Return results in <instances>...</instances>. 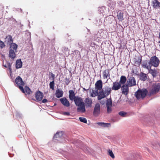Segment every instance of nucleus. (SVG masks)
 <instances>
[{
  "instance_id": "nucleus-1",
  "label": "nucleus",
  "mask_w": 160,
  "mask_h": 160,
  "mask_svg": "<svg viewBox=\"0 0 160 160\" xmlns=\"http://www.w3.org/2000/svg\"><path fill=\"white\" fill-rule=\"evenodd\" d=\"M76 105L78 106L77 111L78 112H84L86 110L85 105L83 99L80 97H77L74 100Z\"/></svg>"
},
{
  "instance_id": "nucleus-2",
  "label": "nucleus",
  "mask_w": 160,
  "mask_h": 160,
  "mask_svg": "<svg viewBox=\"0 0 160 160\" xmlns=\"http://www.w3.org/2000/svg\"><path fill=\"white\" fill-rule=\"evenodd\" d=\"M111 88L108 86H106L99 92L98 100H100L108 96L111 93Z\"/></svg>"
},
{
  "instance_id": "nucleus-3",
  "label": "nucleus",
  "mask_w": 160,
  "mask_h": 160,
  "mask_svg": "<svg viewBox=\"0 0 160 160\" xmlns=\"http://www.w3.org/2000/svg\"><path fill=\"white\" fill-rule=\"evenodd\" d=\"M148 91L145 88L139 89L135 93V95L138 99H143L148 94Z\"/></svg>"
},
{
  "instance_id": "nucleus-4",
  "label": "nucleus",
  "mask_w": 160,
  "mask_h": 160,
  "mask_svg": "<svg viewBox=\"0 0 160 160\" xmlns=\"http://www.w3.org/2000/svg\"><path fill=\"white\" fill-rule=\"evenodd\" d=\"M160 89V84L159 83L153 84L150 88L148 93L149 96L154 95L157 93Z\"/></svg>"
},
{
  "instance_id": "nucleus-5",
  "label": "nucleus",
  "mask_w": 160,
  "mask_h": 160,
  "mask_svg": "<svg viewBox=\"0 0 160 160\" xmlns=\"http://www.w3.org/2000/svg\"><path fill=\"white\" fill-rule=\"evenodd\" d=\"M17 45L15 43L11 44L10 46L9 57L12 59L16 57L15 52L17 51Z\"/></svg>"
},
{
  "instance_id": "nucleus-6",
  "label": "nucleus",
  "mask_w": 160,
  "mask_h": 160,
  "mask_svg": "<svg viewBox=\"0 0 160 160\" xmlns=\"http://www.w3.org/2000/svg\"><path fill=\"white\" fill-rule=\"evenodd\" d=\"M15 82L17 84V86L19 88L22 92H25L23 88L24 83L20 77L18 76L15 79Z\"/></svg>"
},
{
  "instance_id": "nucleus-7",
  "label": "nucleus",
  "mask_w": 160,
  "mask_h": 160,
  "mask_svg": "<svg viewBox=\"0 0 160 160\" xmlns=\"http://www.w3.org/2000/svg\"><path fill=\"white\" fill-rule=\"evenodd\" d=\"M106 104L107 113H111L112 111V100L111 98L107 100Z\"/></svg>"
},
{
  "instance_id": "nucleus-8",
  "label": "nucleus",
  "mask_w": 160,
  "mask_h": 160,
  "mask_svg": "<svg viewBox=\"0 0 160 160\" xmlns=\"http://www.w3.org/2000/svg\"><path fill=\"white\" fill-rule=\"evenodd\" d=\"M150 61V62L152 66H153L154 67H157L159 65V59L156 56H153L151 57Z\"/></svg>"
},
{
  "instance_id": "nucleus-9",
  "label": "nucleus",
  "mask_w": 160,
  "mask_h": 160,
  "mask_svg": "<svg viewBox=\"0 0 160 160\" xmlns=\"http://www.w3.org/2000/svg\"><path fill=\"white\" fill-rule=\"evenodd\" d=\"M127 84L129 87H132L136 85V82L135 78L133 77H130L127 81Z\"/></svg>"
},
{
  "instance_id": "nucleus-10",
  "label": "nucleus",
  "mask_w": 160,
  "mask_h": 160,
  "mask_svg": "<svg viewBox=\"0 0 160 160\" xmlns=\"http://www.w3.org/2000/svg\"><path fill=\"white\" fill-rule=\"evenodd\" d=\"M152 66L150 62L148 60H145L143 61L142 62V67L147 69L148 70L151 68Z\"/></svg>"
},
{
  "instance_id": "nucleus-11",
  "label": "nucleus",
  "mask_w": 160,
  "mask_h": 160,
  "mask_svg": "<svg viewBox=\"0 0 160 160\" xmlns=\"http://www.w3.org/2000/svg\"><path fill=\"white\" fill-rule=\"evenodd\" d=\"M129 86L127 84L122 85L121 87L122 94L125 95H127L128 94L129 92Z\"/></svg>"
},
{
  "instance_id": "nucleus-12",
  "label": "nucleus",
  "mask_w": 160,
  "mask_h": 160,
  "mask_svg": "<svg viewBox=\"0 0 160 160\" xmlns=\"http://www.w3.org/2000/svg\"><path fill=\"white\" fill-rule=\"evenodd\" d=\"M100 113V106L98 103H97L94 108L93 114L95 116H98Z\"/></svg>"
},
{
  "instance_id": "nucleus-13",
  "label": "nucleus",
  "mask_w": 160,
  "mask_h": 160,
  "mask_svg": "<svg viewBox=\"0 0 160 160\" xmlns=\"http://www.w3.org/2000/svg\"><path fill=\"white\" fill-rule=\"evenodd\" d=\"M151 147L154 149L160 150V144L158 141H153L152 143Z\"/></svg>"
},
{
  "instance_id": "nucleus-14",
  "label": "nucleus",
  "mask_w": 160,
  "mask_h": 160,
  "mask_svg": "<svg viewBox=\"0 0 160 160\" xmlns=\"http://www.w3.org/2000/svg\"><path fill=\"white\" fill-rule=\"evenodd\" d=\"M64 132L63 131L57 132L54 136V139L58 141H59V139L63 137Z\"/></svg>"
},
{
  "instance_id": "nucleus-15",
  "label": "nucleus",
  "mask_w": 160,
  "mask_h": 160,
  "mask_svg": "<svg viewBox=\"0 0 160 160\" xmlns=\"http://www.w3.org/2000/svg\"><path fill=\"white\" fill-rule=\"evenodd\" d=\"M102 82L101 80H100L97 81L95 85V88L98 90L100 91L102 89Z\"/></svg>"
},
{
  "instance_id": "nucleus-16",
  "label": "nucleus",
  "mask_w": 160,
  "mask_h": 160,
  "mask_svg": "<svg viewBox=\"0 0 160 160\" xmlns=\"http://www.w3.org/2000/svg\"><path fill=\"white\" fill-rule=\"evenodd\" d=\"M121 87V85L118 82H113V86L112 88V90L115 91L118 90L120 89Z\"/></svg>"
},
{
  "instance_id": "nucleus-17",
  "label": "nucleus",
  "mask_w": 160,
  "mask_h": 160,
  "mask_svg": "<svg viewBox=\"0 0 160 160\" xmlns=\"http://www.w3.org/2000/svg\"><path fill=\"white\" fill-rule=\"evenodd\" d=\"M85 102V105L87 107H91L92 106V99L89 98H86L84 100Z\"/></svg>"
},
{
  "instance_id": "nucleus-18",
  "label": "nucleus",
  "mask_w": 160,
  "mask_h": 160,
  "mask_svg": "<svg viewBox=\"0 0 160 160\" xmlns=\"http://www.w3.org/2000/svg\"><path fill=\"white\" fill-rule=\"evenodd\" d=\"M43 96V95L42 93L39 91H38L36 93V98L38 101H41L42 99Z\"/></svg>"
},
{
  "instance_id": "nucleus-19",
  "label": "nucleus",
  "mask_w": 160,
  "mask_h": 160,
  "mask_svg": "<svg viewBox=\"0 0 160 160\" xmlns=\"http://www.w3.org/2000/svg\"><path fill=\"white\" fill-rule=\"evenodd\" d=\"M61 103L64 106L68 107L70 106V103L68 100L65 98H63L60 99Z\"/></svg>"
},
{
  "instance_id": "nucleus-20",
  "label": "nucleus",
  "mask_w": 160,
  "mask_h": 160,
  "mask_svg": "<svg viewBox=\"0 0 160 160\" xmlns=\"http://www.w3.org/2000/svg\"><path fill=\"white\" fill-rule=\"evenodd\" d=\"M13 40L12 37L10 35L7 36L5 38V42L9 45H11V44L12 43Z\"/></svg>"
},
{
  "instance_id": "nucleus-21",
  "label": "nucleus",
  "mask_w": 160,
  "mask_h": 160,
  "mask_svg": "<svg viewBox=\"0 0 160 160\" xmlns=\"http://www.w3.org/2000/svg\"><path fill=\"white\" fill-rule=\"evenodd\" d=\"M98 90L95 89L94 90H92V91H90V96L92 97H94L96 96H98V98L99 95V92H98Z\"/></svg>"
},
{
  "instance_id": "nucleus-22",
  "label": "nucleus",
  "mask_w": 160,
  "mask_h": 160,
  "mask_svg": "<svg viewBox=\"0 0 160 160\" xmlns=\"http://www.w3.org/2000/svg\"><path fill=\"white\" fill-rule=\"evenodd\" d=\"M69 98L71 100H75L77 97H75V93L72 90H70L69 91Z\"/></svg>"
},
{
  "instance_id": "nucleus-23",
  "label": "nucleus",
  "mask_w": 160,
  "mask_h": 160,
  "mask_svg": "<svg viewBox=\"0 0 160 160\" xmlns=\"http://www.w3.org/2000/svg\"><path fill=\"white\" fill-rule=\"evenodd\" d=\"M148 75L147 74L143 73H141L139 74L140 79L143 81H145L148 79Z\"/></svg>"
},
{
  "instance_id": "nucleus-24",
  "label": "nucleus",
  "mask_w": 160,
  "mask_h": 160,
  "mask_svg": "<svg viewBox=\"0 0 160 160\" xmlns=\"http://www.w3.org/2000/svg\"><path fill=\"white\" fill-rule=\"evenodd\" d=\"M63 92L62 90L58 89L56 90L55 95L57 98H60L62 97L63 94Z\"/></svg>"
},
{
  "instance_id": "nucleus-25",
  "label": "nucleus",
  "mask_w": 160,
  "mask_h": 160,
  "mask_svg": "<svg viewBox=\"0 0 160 160\" xmlns=\"http://www.w3.org/2000/svg\"><path fill=\"white\" fill-rule=\"evenodd\" d=\"M103 77L104 79H107L110 75L109 70L108 69L105 70L103 72Z\"/></svg>"
},
{
  "instance_id": "nucleus-26",
  "label": "nucleus",
  "mask_w": 160,
  "mask_h": 160,
  "mask_svg": "<svg viewBox=\"0 0 160 160\" xmlns=\"http://www.w3.org/2000/svg\"><path fill=\"white\" fill-rule=\"evenodd\" d=\"M123 12L121 11H119L118 12L117 16L119 20L122 21L123 20Z\"/></svg>"
},
{
  "instance_id": "nucleus-27",
  "label": "nucleus",
  "mask_w": 160,
  "mask_h": 160,
  "mask_svg": "<svg viewBox=\"0 0 160 160\" xmlns=\"http://www.w3.org/2000/svg\"><path fill=\"white\" fill-rule=\"evenodd\" d=\"M152 3L154 8H160V3L157 0H154L153 1Z\"/></svg>"
},
{
  "instance_id": "nucleus-28",
  "label": "nucleus",
  "mask_w": 160,
  "mask_h": 160,
  "mask_svg": "<svg viewBox=\"0 0 160 160\" xmlns=\"http://www.w3.org/2000/svg\"><path fill=\"white\" fill-rule=\"evenodd\" d=\"M16 68L17 69L21 68L22 66V62L21 59L17 60L16 61Z\"/></svg>"
},
{
  "instance_id": "nucleus-29",
  "label": "nucleus",
  "mask_w": 160,
  "mask_h": 160,
  "mask_svg": "<svg viewBox=\"0 0 160 160\" xmlns=\"http://www.w3.org/2000/svg\"><path fill=\"white\" fill-rule=\"evenodd\" d=\"M126 81V78L124 76H122L120 77V80L119 82L121 85H124Z\"/></svg>"
},
{
  "instance_id": "nucleus-30",
  "label": "nucleus",
  "mask_w": 160,
  "mask_h": 160,
  "mask_svg": "<svg viewBox=\"0 0 160 160\" xmlns=\"http://www.w3.org/2000/svg\"><path fill=\"white\" fill-rule=\"evenodd\" d=\"M149 73H150L153 76V77H155L157 74V71L155 69H151V68L148 70Z\"/></svg>"
},
{
  "instance_id": "nucleus-31",
  "label": "nucleus",
  "mask_w": 160,
  "mask_h": 160,
  "mask_svg": "<svg viewBox=\"0 0 160 160\" xmlns=\"http://www.w3.org/2000/svg\"><path fill=\"white\" fill-rule=\"evenodd\" d=\"M97 124L103 127H108L110 126V123H104L103 122H98Z\"/></svg>"
},
{
  "instance_id": "nucleus-32",
  "label": "nucleus",
  "mask_w": 160,
  "mask_h": 160,
  "mask_svg": "<svg viewBox=\"0 0 160 160\" xmlns=\"http://www.w3.org/2000/svg\"><path fill=\"white\" fill-rule=\"evenodd\" d=\"M3 66L4 67H5V68H8L9 70L10 71V72H12L11 64L9 62H6V64H4Z\"/></svg>"
},
{
  "instance_id": "nucleus-33",
  "label": "nucleus",
  "mask_w": 160,
  "mask_h": 160,
  "mask_svg": "<svg viewBox=\"0 0 160 160\" xmlns=\"http://www.w3.org/2000/svg\"><path fill=\"white\" fill-rule=\"evenodd\" d=\"M24 89L25 90H24V91L25 92H24V93H26L28 94H29L32 93V91L30 90V89L27 86H26L25 87Z\"/></svg>"
},
{
  "instance_id": "nucleus-34",
  "label": "nucleus",
  "mask_w": 160,
  "mask_h": 160,
  "mask_svg": "<svg viewBox=\"0 0 160 160\" xmlns=\"http://www.w3.org/2000/svg\"><path fill=\"white\" fill-rule=\"evenodd\" d=\"M49 86L50 88L52 90L54 89V81H52V82H50L49 84Z\"/></svg>"
},
{
  "instance_id": "nucleus-35",
  "label": "nucleus",
  "mask_w": 160,
  "mask_h": 160,
  "mask_svg": "<svg viewBox=\"0 0 160 160\" xmlns=\"http://www.w3.org/2000/svg\"><path fill=\"white\" fill-rule=\"evenodd\" d=\"M119 114L122 117H125L127 114V113L123 111H121L119 112Z\"/></svg>"
},
{
  "instance_id": "nucleus-36",
  "label": "nucleus",
  "mask_w": 160,
  "mask_h": 160,
  "mask_svg": "<svg viewBox=\"0 0 160 160\" xmlns=\"http://www.w3.org/2000/svg\"><path fill=\"white\" fill-rule=\"evenodd\" d=\"M108 154L112 158H114L115 157H114V155L113 153V152H112V151L109 149L108 150Z\"/></svg>"
},
{
  "instance_id": "nucleus-37",
  "label": "nucleus",
  "mask_w": 160,
  "mask_h": 160,
  "mask_svg": "<svg viewBox=\"0 0 160 160\" xmlns=\"http://www.w3.org/2000/svg\"><path fill=\"white\" fill-rule=\"evenodd\" d=\"M79 120L81 122H84V123H86L87 122V120L86 118L83 117H79Z\"/></svg>"
},
{
  "instance_id": "nucleus-38",
  "label": "nucleus",
  "mask_w": 160,
  "mask_h": 160,
  "mask_svg": "<svg viewBox=\"0 0 160 160\" xmlns=\"http://www.w3.org/2000/svg\"><path fill=\"white\" fill-rule=\"evenodd\" d=\"M69 78H66L65 79V82L66 85H68L70 82Z\"/></svg>"
},
{
  "instance_id": "nucleus-39",
  "label": "nucleus",
  "mask_w": 160,
  "mask_h": 160,
  "mask_svg": "<svg viewBox=\"0 0 160 160\" xmlns=\"http://www.w3.org/2000/svg\"><path fill=\"white\" fill-rule=\"evenodd\" d=\"M5 46L4 43L0 40V48H3Z\"/></svg>"
},
{
  "instance_id": "nucleus-40",
  "label": "nucleus",
  "mask_w": 160,
  "mask_h": 160,
  "mask_svg": "<svg viewBox=\"0 0 160 160\" xmlns=\"http://www.w3.org/2000/svg\"><path fill=\"white\" fill-rule=\"evenodd\" d=\"M105 9V7H102V8H100L99 9V11H100V12L102 13H103V12H104V10Z\"/></svg>"
},
{
  "instance_id": "nucleus-41",
  "label": "nucleus",
  "mask_w": 160,
  "mask_h": 160,
  "mask_svg": "<svg viewBox=\"0 0 160 160\" xmlns=\"http://www.w3.org/2000/svg\"><path fill=\"white\" fill-rule=\"evenodd\" d=\"M62 114L64 115L69 116L70 115V113L67 112H63L62 113Z\"/></svg>"
},
{
  "instance_id": "nucleus-42",
  "label": "nucleus",
  "mask_w": 160,
  "mask_h": 160,
  "mask_svg": "<svg viewBox=\"0 0 160 160\" xmlns=\"http://www.w3.org/2000/svg\"><path fill=\"white\" fill-rule=\"evenodd\" d=\"M51 76L52 78L53 81H54V78H55V75L52 73H51Z\"/></svg>"
},
{
  "instance_id": "nucleus-43",
  "label": "nucleus",
  "mask_w": 160,
  "mask_h": 160,
  "mask_svg": "<svg viewBox=\"0 0 160 160\" xmlns=\"http://www.w3.org/2000/svg\"><path fill=\"white\" fill-rule=\"evenodd\" d=\"M48 101V100L46 99H44L42 100V102L43 103L47 102Z\"/></svg>"
},
{
  "instance_id": "nucleus-44",
  "label": "nucleus",
  "mask_w": 160,
  "mask_h": 160,
  "mask_svg": "<svg viewBox=\"0 0 160 160\" xmlns=\"http://www.w3.org/2000/svg\"><path fill=\"white\" fill-rule=\"evenodd\" d=\"M146 149L147 150V151H148L149 152V150L148 148H147Z\"/></svg>"
},
{
  "instance_id": "nucleus-45",
  "label": "nucleus",
  "mask_w": 160,
  "mask_h": 160,
  "mask_svg": "<svg viewBox=\"0 0 160 160\" xmlns=\"http://www.w3.org/2000/svg\"><path fill=\"white\" fill-rule=\"evenodd\" d=\"M140 62H138V65H140Z\"/></svg>"
},
{
  "instance_id": "nucleus-46",
  "label": "nucleus",
  "mask_w": 160,
  "mask_h": 160,
  "mask_svg": "<svg viewBox=\"0 0 160 160\" xmlns=\"http://www.w3.org/2000/svg\"><path fill=\"white\" fill-rule=\"evenodd\" d=\"M78 45H80V42H79V43H78Z\"/></svg>"
},
{
  "instance_id": "nucleus-47",
  "label": "nucleus",
  "mask_w": 160,
  "mask_h": 160,
  "mask_svg": "<svg viewBox=\"0 0 160 160\" xmlns=\"http://www.w3.org/2000/svg\"><path fill=\"white\" fill-rule=\"evenodd\" d=\"M84 90H85V89L84 88H83Z\"/></svg>"
}]
</instances>
